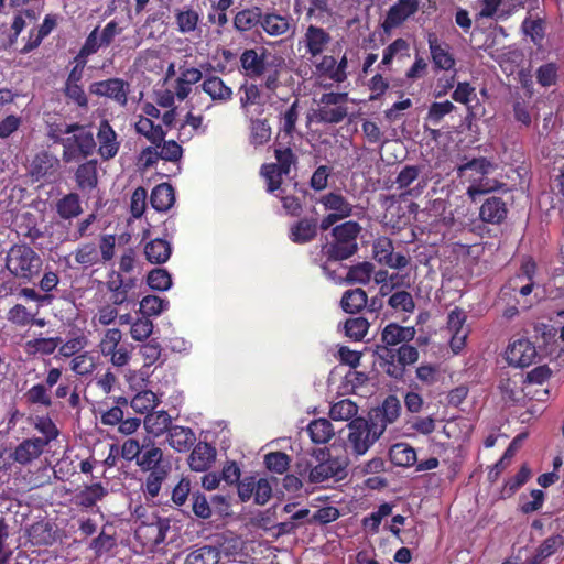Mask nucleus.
I'll use <instances>...</instances> for the list:
<instances>
[{
  "label": "nucleus",
  "mask_w": 564,
  "mask_h": 564,
  "mask_svg": "<svg viewBox=\"0 0 564 564\" xmlns=\"http://www.w3.org/2000/svg\"><path fill=\"white\" fill-rule=\"evenodd\" d=\"M33 426L40 435L25 437L8 451H0V470L17 475L18 470L21 473L22 468H26V471L21 474V479L30 489L51 484L48 462L45 459V463H42L41 457L61 434L48 415L36 416Z\"/></svg>",
  "instance_id": "f257e3e1"
},
{
  "label": "nucleus",
  "mask_w": 564,
  "mask_h": 564,
  "mask_svg": "<svg viewBox=\"0 0 564 564\" xmlns=\"http://www.w3.org/2000/svg\"><path fill=\"white\" fill-rule=\"evenodd\" d=\"M361 231V226L355 220H348L340 225L333 227V240L323 245L322 256L325 262L322 264V270L332 280H343L337 276L335 271L329 269V262H338L347 260L358 251V236Z\"/></svg>",
  "instance_id": "f03ea898"
},
{
  "label": "nucleus",
  "mask_w": 564,
  "mask_h": 564,
  "mask_svg": "<svg viewBox=\"0 0 564 564\" xmlns=\"http://www.w3.org/2000/svg\"><path fill=\"white\" fill-rule=\"evenodd\" d=\"M141 471L148 473L142 490L148 499L159 496L162 484L166 480L171 465L164 459L163 451L150 436L143 437V447L135 463Z\"/></svg>",
  "instance_id": "7ed1b4c3"
},
{
  "label": "nucleus",
  "mask_w": 564,
  "mask_h": 564,
  "mask_svg": "<svg viewBox=\"0 0 564 564\" xmlns=\"http://www.w3.org/2000/svg\"><path fill=\"white\" fill-rule=\"evenodd\" d=\"M43 265L40 254L26 243H14L6 256V269L15 279L31 282L36 278Z\"/></svg>",
  "instance_id": "20e7f679"
},
{
  "label": "nucleus",
  "mask_w": 564,
  "mask_h": 564,
  "mask_svg": "<svg viewBox=\"0 0 564 564\" xmlns=\"http://www.w3.org/2000/svg\"><path fill=\"white\" fill-rule=\"evenodd\" d=\"M64 131L70 133L63 140L62 158L65 163L80 161L95 152L96 141L94 134L85 126L77 122L65 124Z\"/></svg>",
  "instance_id": "39448f33"
},
{
  "label": "nucleus",
  "mask_w": 564,
  "mask_h": 564,
  "mask_svg": "<svg viewBox=\"0 0 564 564\" xmlns=\"http://www.w3.org/2000/svg\"><path fill=\"white\" fill-rule=\"evenodd\" d=\"M384 372L392 379L401 380L406 367L414 365L420 357L419 349L410 345H401L398 348L378 347Z\"/></svg>",
  "instance_id": "423d86ee"
},
{
  "label": "nucleus",
  "mask_w": 564,
  "mask_h": 564,
  "mask_svg": "<svg viewBox=\"0 0 564 564\" xmlns=\"http://www.w3.org/2000/svg\"><path fill=\"white\" fill-rule=\"evenodd\" d=\"M319 463L315 466L306 464L304 471L300 470V475L307 474L310 482L319 484L334 479L339 481L347 476L348 460L346 457H333L329 451H319L317 456Z\"/></svg>",
  "instance_id": "0eeeda50"
},
{
  "label": "nucleus",
  "mask_w": 564,
  "mask_h": 564,
  "mask_svg": "<svg viewBox=\"0 0 564 564\" xmlns=\"http://www.w3.org/2000/svg\"><path fill=\"white\" fill-rule=\"evenodd\" d=\"M347 426V445L356 455L366 454L386 430L384 424H377L364 417L352 419Z\"/></svg>",
  "instance_id": "6e6552de"
},
{
  "label": "nucleus",
  "mask_w": 564,
  "mask_h": 564,
  "mask_svg": "<svg viewBox=\"0 0 564 564\" xmlns=\"http://www.w3.org/2000/svg\"><path fill=\"white\" fill-rule=\"evenodd\" d=\"M115 235H101L98 245L93 241L78 245L74 251V260L83 268L105 264L115 257Z\"/></svg>",
  "instance_id": "1a4fd4ad"
},
{
  "label": "nucleus",
  "mask_w": 564,
  "mask_h": 564,
  "mask_svg": "<svg viewBox=\"0 0 564 564\" xmlns=\"http://www.w3.org/2000/svg\"><path fill=\"white\" fill-rule=\"evenodd\" d=\"M62 375V369L50 368L43 382L36 383L26 390L24 393L25 402L30 405L51 408L53 405L51 389L61 381Z\"/></svg>",
  "instance_id": "9d476101"
},
{
  "label": "nucleus",
  "mask_w": 564,
  "mask_h": 564,
  "mask_svg": "<svg viewBox=\"0 0 564 564\" xmlns=\"http://www.w3.org/2000/svg\"><path fill=\"white\" fill-rule=\"evenodd\" d=\"M89 93L98 97L109 98L120 107H126L128 105L130 84L122 78L112 77L91 83Z\"/></svg>",
  "instance_id": "9b49d317"
},
{
  "label": "nucleus",
  "mask_w": 564,
  "mask_h": 564,
  "mask_svg": "<svg viewBox=\"0 0 564 564\" xmlns=\"http://www.w3.org/2000/svg\"><path fill=\"white\" fill-rule=\"evenodd\" d=\"M138 278L123 275L111 271L106 281V288L110 292V302L113 305H123L133 301L130 293L137 288Z\"/></svg>",
  "instance_id": "f8f14e48"
},
{
  "label": "nucleus",
  "mask_w": 564,
  "mask_h": 564,
  "mask_svg": "<svg viewBox=\"0 0 564 564\" xmlns=\"http://www.w3.org/2000/svg\"><path fill=\"white\" fill-rule=\"evenodd\" d=\"M272 55L276 53H271L265 47L245 50L239 58L241 72L249 78L263 76Z\"/></svg>",
  "instance_id": "ddd939ff"
},
{
  "label": "nucleus",
  "mask_w": 564,
  "mask_h": 564,
  "mask_svg": "<svg viewBox=\"0 0 564 564\" xmlns=\"http://www.w3.org/2000/svg\"><path fill=\"white\" fill-rule=\"evenodd\" d=\"M167 518L154 517L151 522H142L135 529V538L147 547H155L163 543L170 531Z\"/></svg>",
  "instance_id": "4468645a"
},
{
  "label": "nucleus",
  "mask_w": 564,
  "mask_h": 564,
  "mask_svg": "<svg viewBox=\"0 0 564 564\" xmlns=\"http://www.w3.org/2000/svg\"><path fill=\"white\" fill-rule=\"evenodd\" d=\"M393 242L390 238L381 236L373 241L372 252L375 260L391 269H403L410 260L402 253H394Z\"/></svg>",
  "instance_id": "2eb2a0df"
},
{
  "label": "nucleus",
  "mask_w": 564,
  "mask_h": 564,
  "mask_svg": "<svg viewBox=\"0 0 564 564\" xmlns=\"http://www.w3.org/2000/svg\"><path fill=\"white\" fill-rule=\"evenodd\" d=\"M536 356L535 346L527 338L514 340L506 350L508 364L519 368H525L532 365Z\"/></svg>",
  "instance_id": "dca6fc26"
},
{
  "label": "nucleus",
  "mask_w": 564,
  "mask_h": 564,
  "mask_svg": "<svg viewBox=\"0 0 564 564\" xmlns=\"http://www.w3.org/2000/svg\"><path fill=\"white\" fill-rule=\"evenodd\" d=\"M419 0H397L390 7L381 24L384 32L389 33L392 29L400 26L408 18L417 12Z\"/></svg>",
  "instance_id": "f3484780"
},
{
  "label": "nucleus",
  "mask_w": 564,
  "mask_h": 564,
  "mask_svg": "<svg viewBox=\"0 0 564 564\" xmlns=\"http://www.w3.org/2000/svg\"><path fill=\"white\" fill-rule=\"evenodd\" d=\"M97 140L99 144L98 153L102 160L108 161L117 155L120 142L118 141L116 131L107 119H102L99 123Z\"/></svg>",
  "instance_id": "a211bd4d"
},
{
  "label": "nucleus",
  "mask_w": 564,
  "mask_h": 564,
  "mask_svg": "<svg viewBox=\"0 0 564 564\" xmlns=\"http://www.w3.org/2000/svg\"><path fill=\"white\" fill-rule=\"evenodd\" d=\"M415 327L402 326L398 323H389L381 332V347L394 348L405 345L415 338Z\"/></svg>",
  "instance_id": "6ab92c4d"
},
{
  "label": "nucleus",
  "mask_w": 564,
  "mask_h": 564,
  "mask_svg": "<svg viewBox=\"0 0 564 564\" xmlns=\"http://www.w3.org/2000/svg\"><path fill=\"white\" fill-rule=\"evenodd\" d=\"M427 44L432 57V62L436 69L449 70L455 67V58L449 52V45L440 42L435 33L427 34Z\"/></svg>",
  "instance_id": "aec40b11"
},
{
  "label": "nucleus",
  "mask_w": 564,
  "mask_h": 564,
  "mask_svg": "<svg viewBox=\"0 0 564 564\" xmlns=\"http://www.w3.org/2000/svg\"><path fill=\"white\" fill-rule=\"evenodd\" d=\"M330 41L332 36L327 31L313 24L307 26L302 40L310 59L319 56Z\"/></svg>",
  "instance_id": "412c9836"
},
{
  "label": "nucleus",
  "mask_w": 564,
  "mask_h": 564,
  "mask_svg": "<svg viewBox=\"0 0 564 564\" xmlns=\"http://www.w3.org/2000/svg\"><path fill=\"white\" fill-rule=\"evenodd\" d=\"M318 235V219L316 217H303L291 225L289 239L296 245H305L313 241Z\"/></svg>",
  "instance_id": "4be33fe9"
},
{
  "label": "nucleus",
  "mask_w": 564,
  "mask_h": 564,
  "mask_svg": "<svg viewBox=\"0 0 564 564\" xmlns=\"http://www.w3.org/2000/svg\"><path fill=\"white\" fill-rule=\"evenodd\" d=\"M216 459V448L208 443L199 442L193 448L188 465L192 470L206 471Z\"/></svg>",
  "instance_id": "5701e85b"
},
{
  "label": "nucleus",
  "mask_w": 564,
  "mask_h": 564,
  "mask_svg": "<svg viewBox=\"0 0 564 564\" xmlns=\"http://www.w3.org/2000/svg\"><path fill=\"white\" fill-rule=\"evenodd\" d=\"M508 215V208L502 198L491 196L480 206L479 216L484 223L499 225Z\"/></svg>",
  "instance_id": "b1692460"
},
{
  "label": "nucleus",
  "mask_w": 564,
  "mask_h": 564,
  "mask_svg": "<svg viewBox=\"0 0 564 564\" xmlns=\"http://www.w3.org/2000/svg\"><path fill=\"white\" fill-rule=\"evenodd\" d=\"M75 181L79 191L90 193L98 185L97 161L88 160L78 165L75 172Z\"/></svg>",
  "instance_id": "393cba45"
},
{
  "label": "nucleus",
  "mask_w": 564,
  "mask_h": 564,
  "mask_svg": "<svg viewBox=\"0 0 564 564\" xmlns=\"http://www.w3.org/2000/svg\"><path fill=\"white\" fill-rule=\"evenodd\" d=\"M169 445L178 453H185L196 442V435L191 427L173 425L166 436Z\"/></svg>",
  "instance_id": "a878e982"
},
{
  "label": "nucleus",
  "mask_w": 564,
  "mask_h": 564,
  "mask_svg": "<svg viewBox=\"0 0 564 564\" xmlns=\"http://www.w3.org/2000/svg\"><path fill=\"white\" fill-rule=\"evenodd\" d=\"M292 20L290 17L281 15L275 12H265L262 14L261 29L270 36H280L286 34L291 29Z\"/></svg>",
  "instance_id": "bb28decb"
},
{
  "label": "nucleus",
  "mask_w": 564,
  "mask_h": 564,
  "mask_svg": "<svg viewBox=\"0 0 564 564\" xmlns=\"http://www.w3.org/2000/svg\"><path fill=\"white\" fill-rule=\"evenodd\" d=\"M107 494L108 491L101 482H95L85 486L84 489L78 491L74 496V503L78 507L89 509L95 507L98 501L102 500Z\"/></svg>",
  "instance_id": "cd10ccee"
},
{
  "label": "nucleus",
  "mask_w": 564,
  "mask_h": 564,
  "mask_svg": "<svg viewBox=\"0 0 564 564\" xmlns=\"http://www.w3.org/2000/svg\"><path fill=\"white\" fill-rule=\"evenodd\" d=\"M202 89L214 101L226 102L232 98V89L220 77L215 75L206 76L202 84Z\"/></svg>",
  "instance_id": "c85d7f7f"
},
{
  "label": "nucleus",
  "mask_w": 564,
  "mask_h": 564,
  "mask_svg": "<svg viewBox=\"0 0 564 564\" xmlns=\"http://www.w3.org/2000/svg\"><path fill=\"white\" fill-rule=\"evenodd\" d=\"M263 11L260 7L246 8L234 17V28L239 32L251 31L261 24Z\"/></svg>",
  "instance_id": "c756f323"
},
{
  "label": "nucleus",
  "mask_w": 564,
  "mask_h": 564,
  "mask_svg": "<svg viewBox=\"0 0 564 564\" xmlns=\"http://www.w3.org/2000/svg\"><path fill=\"white\" fill-rule=\"evenodd\" d=\"M172 253L171 243L161 238L150 240L144 246V254L150 263L162 264L165 263Z\"/></svg>",
  "instance_id": "7c9ffc66"
},
{
  "label": "nucleus",
  "mask_w": 564,
  "mask_h": 564,
  "mask_svg": "<svg viewBox=\"0 0 564 564\" xmlns=\"http://www.w3.org/2000/svg\"><path fill=\"white\" fill-rule=\"evenodd\" d=\"M151 206L158 212L169 210L175 203V193L172 185L161 183L156 185L150 196Z\"/></svg>",
  "instance_id": "2f4dec72"
},
{
  "label": "nucleus",
  "mask_w": 564,
  "mask_h": 564,
  "mask_svg": "<svg viewBox=\"0 0 564 564\" xmlns=\"http://www.w3.org/2000/svg\"><path fill=\"white\" fill-rule=\"evenodd\" d=\"M319 203L326 210L347 218L352 214V205L339 193L330 192L319 198Z\"/></svg>",
  "instance_id": "473e14b6"
},
{
  "label": "nucleus",
  "mask_w": 564,
  "mask_h": 564,
  "mask_svg": "<svg viewBox=\"0 0 564 564\" xmlns=\"http://www.w3.org/2000/svg\"><path fill=\"white\" fill-rule=\"evenodd\" d=\"M267 65L263 86L267 90L275 93L281 86V74L285 68V59L281 55H272Z\"/></svg>",
  "instance_id": "72a5a7b5"
},
{
  "label": "nucleus",
  "mask_w": 564,
  "mask_h": 564,
  "mask_svg": "<svg viewBox=\"0 0 564 564\" xmlns=\"http://www.w3.org/2000/svg\"><path fill=\"white\" fill-rule=\"evenodd\" d=\"M135 131L147 138L152 144L160 147L164 141L166 132L152 119L141 116L134 124Z\"/></svg>",
  "instance_id": "f704fd0d"
},
{
  "label": "nucleus",
  "mask_w": 564,
  "mask_h": 564,
  "mask_svg": "<svg viewBox=\"0 0 564 564\" xmlns=\"http://www.w3.org/2000/svg\"><path fill=\"white\" fill-rule=\"evenodd\" d=\"M452 99L467 107V120H473L476 117L475 106L470 104L474 99H477V94L476 88L471 86L470 83H458L455 90L452 93Z\"/></svg>",
  "instance_id": "c9c22d12"
},
{
  "label": "nucleus",
  "mask_w": 564,
  "mask_h": 564,
  "mask_svg": "<svg viewBox=\"0 0 564 564\" xmlns=\"http://www.w3.org/2000/svg\"><path fill=\"white\" fill-rule=\"evenodd\" d=\"M56 213L65 220L78 217L83 213L82 203L77 193H68L56 202Z\"/></svg>",
  "instance_id": "e433bc0d"
},
{
  "label": "nucleus",
  "mask_w": 564,
  "mask_h": 564,
  "mask_svg": "<svg viewBox=\"0 0 564 564\" xmlns=\"http://www.w3.org/2000/svg\"><path fill=\"white\" fill-rule=\"evenodd\" d=\"M367 304V293L359 288L345 291L340 300L341 308L348 314L359 313Z\"/></svg>",
  "instance_id": "4c0bfd02"
},
{
  "label": "nucleus",
  "mask_w": 564,
  "mask_h": 564,
  "mask_svg": "<svg viewBox=\"0 0 564 564\" xmlns=\"http://www.w3.org/2000/svg\"><path fill=\"white\" fill-rule=\"evenodd\" d=\"M63 343L61 337H37L26 340L24 349L28 355H52Z\"/></svg>",
  "instance_id": "58836bf2"
},
{
  "label": "nucleus",
  "mask_w": 564,
  "mask_h": 564,
  "mask_svg": "<svg viewBox=\"0 0 564 564\" xmlns=\"http://www.w3.org/2000/svg\"><path fill=\"white\" fill-rule=\"evenodd\" d=\"M172 419L166 411H156L149 413L144 419V427L154 435L160 436L172 427Z\"/></svg>",
  "instance_id": "ea45409f"
},
{
  "label": "nucleus",
  "mask_w": 564,
  "mask_h": 564,
  "mask_svg": "<svg viewBox=\"0 0 564 564\" xmlns=\"http://www.w3.org/2000/svg\"><path fill=\"white\" fill-rule=\"evenodd\" d=\"M389 457L392 464L400 467H410L416 463L415 449L405 443H397L389 449Z\"/></svg>",
  "instance_id": "a19ab883"
},
{
  "label": "nucleus",
  "mask_w": 564,
  "mask_h": 564,
  "mask_svg": "<svg viewBox=\"0 0 564 564\" xmlns=\"http://www.w3.org/2000/svg\"><path fill=\"white\" fill-rule=\"evenodd\" d=\"M299 116V99H295L285 111L280 113V131L276 140L281 138V133H283L284 138L292 139Z\"/></svg>",
  "instance_id": "79ce46f5"
},
{
  "label": "nucleus",
  "mask_w": 564,
  "mask_h": 564,
  "mask_svg": "<svg viewBox=\"0 0 564 564\" xmlns=\"http://www.w3.org/2000/svg\"><path fill=\"white\" fill-rule=\"evenodd\" d=\"M307 432L315 444H325L335 434L333 424L327 419L313 420L307 426Z\"/></svg>",
  "instance_id": "37998d69"
},
{
  "label": "nucleus",
  "mask_w": 564,
  "mask_h": 564,
  "mask_svg": "<svg viewBox=\"0 0 564 564\" xmlns=\"http://www.w3.org/2000/svg\"><path fill=\"white\" fill-rule=\"evenodd\" d=\"M564 546V536L561 534H553L546 538L535 550L532 564H539L543 560L555 554Z\"/></svg>",
  "instance_id": "c03bdc74"
},
{
  "label": "nucleus",
  "mask_w": 564,
  "mask_h": 564,
  "mask_svg": "<svg viewBox=\"0 0 564 564\" xmlns=\"http://www.w3.org/2000/svg\"><path fill=\"white\" fill-rule=\"evenodd\" d=\"M271 126L268 119L250 120V143L260 147L268 143L271 139Z\"/></svg>",
  "instance_id": "a18cd8bd"
},
{
  "label": "nucleus",
  "mask_w": 564,
  "mask_h": 564,
  "mask_svg": "<svg viewBox=\"0 0 564 564\" xmlns=\"http://www.w3.org/2000/svg\"><path fill=\"white\" fill-rule=\"evenodd\" d=\"M219 551L215 546L205 545L187 554L184 564H218Z\"/></svg>",
  "instance_id": "49530a36"
},
{
  "label": "nucleus",
  "mask_w": 564,
  "mask_h": 564,
  "mask_svg": "<svg viewBox=\"0 0 564 564\" xmlns=\"http://www.w3.org/2000/svg\"><path fill=\"white\" fill-rule=\"evenodd\" d=\"M199 22V14L192 8H184L177 10L175 13V23L177 31L187 34L192 33L197 29Z\"/></svg>",
  "instance_id": "de8ad7c7"
},
{
  "label": "nucleus",
  "mask_w": 564,
  "mask_h": 564,
  "mask_svg": "<svg viewBox=\"0 0 564 564\" xmlns=\"http://www.w3.org/2000/svg\"><path fill=\"white\" fill-rule=\"evenodd\" d=\"M392 513V505L384 502L378 509L361 520L362 528L366 532L376 534L383 518Z\"/></svg>",
  "instance_id": "09e8293b"
},
{
  "label": "nucleus",
  "mask_w": 564,
  "mask_h": 564,
  "mask_svg": "<svg viewBox=\"0 0 564 564\" xmlns=\"http://www.w3.org/2000/svg\"><path fill=\"white\" fill-rule=\"evenodd\" d=\"M159 399L151 390H143L137 393L130 401L134 412L147 415L158 405Z\"/></svg>",
  "instance_id": "8fccbe9b"
},
{
  "label": "nucleus",
  "mask_w": 564,
  "mask_h": 564,
  "mask_svg": "<svg viewBox=\"0 0 564 564\" xmlns=\"http://www.w3.org/2000/svg\"><path fill=\"white\" fill-rule=\"evenodd\" d=\"M276 147L274 149V156L276 159L275 169L289 175L291 172V166L294 165L297 161L296 155L293 153L290 148V142L285 147L276 140Z\"/></svg>",
  "instance_id": "3c124183"
},
{
  "label": "nucleus",
  "mask_w": 564,
  "mask_h": 564,
  "mask_svg": "<svg viewBox=\"0 0 564 564\" xmlns=\"http://www.w3.org/2000/svg\"><path fill=\"white\" fill-rule=\"evenodd\" d=\"M530 477L531 469L528 467V465H522L513 477H510L505 481L502 496H513L530 479Z\"/></svg>",
  "instance_id": "603ef678"
},
{
  "label": "nucleus",
  "mask_w": 564,
  "mask_h": 564,
  "mask_svg": "<svg viewBox=\"0 0 564 564\" xmlns=\"http://www.w3.org/2000/svg\"><path fill=\"white\" fill-rule=\"evenodd\" d=\"M369 326L365 317L348 318L344 324L345 335L355 341H360L365 338Z\"/></svg>",
  "instance_id": "864d4df0"
},
{
  "label": "nucleus",
  "mask_w": 564,
  "mask_h": 564,
  "mask_svg": "<svg viewBox=\"0 0 564 564\" xmlns=\"http://www.w3.org/2000/svg\"><path fill=\"white\" fill-rule=\"evenodd\" d=\"M358 412V406L349 399H343L334 403L330 408L329 415L335 421H348Z\"/></svg>",
  "instance_id": "5fc2aeb1"
},
{
  "label": "nucleus",
  "mask_w": 564,
  "mask_h": 564,
  "mask_svg": "<svg viewBox=\"0 0 564 564\" xmlns=\"http://www.w3.org/2000/svg\"><path fill=\"white\" fill-rule=\"evenodd\" d=\"M380 412H381V423L380 424H384L387 426L388 424L395 422L401 413V403H400L399 399L393 394H389L384 399V401L380 408Z\"/></svg>",
  "instance_id": "6e6d98bb"
},
{
  "label": "nucleus",
  "mask_w": 564,
  "mask_h": 564,
  "mask_svg": "<svg viewBox=\"0 0 564 564\" xmlns=\"http://www.w3.org/2000/svg\"><path fill=\"white\" fill-rule=\"evenodd\" d=\"M169 301L156 295H147L140 302V312L144 317L155 316L167 310Z\"/></svg>",
  "instance_id": "4d7b16f0"
},
{
  "label": "nucleus",
  "mask_w": 564,
  "mask_h": 564,
  "mask_svg": "<svg viewBox=\"0 0 564 564\" xmlns=\"http://www.w3.org/2000/svg\"><path fill=\"white\" fill-rule=\"evenodd\" d=\"M373 265L370 262H362L348 269L345 281L352 283L367 284L370 281Z\"/></svg>",
  "instance_id": "13d9d810"
},
{
  "label": "nucleus",
  "mask_w": 564,
  "mask_h": 564,
  "mask_svg": "<svg viewBox=\"0 0 564 564\" xmlns=\"http://www.w3.org/2000/svg\"><path fill=\"white\" fill-rule=\"evenodd\" d=\"M33 313L23 304H14L7 313V319L17 327L31 326Z\"/></svg>",
  "instance_id": "bf43d9fd"
},
{
  "label": "nucleus",
  "mask_w": 564,
  "mask_h": 564,
  "mask_svg": "<svg viewBox=\"0 0 564 564\" xmlns=\"http://www.w3.org/2000/svg\"><path fill=\"white\" fill-rule=\"evenodd\" d=\"M260 173L267 182L268 193H274L275 191L280 189L283 182V176H286L285 173H282L275 169L274 163L262 164Z\"/></svg>",
  "instance_id": "052dcab7"
},
{
  "label": "nucleus",
  "mask_w": 564,
  "mask_h": 564,
  "mask_svg": "<svg viewBox=\"0 0 564 564\" xmlns=\"http://www.w3.org/2000/svg\"><path fill=\"white\" fill-rule=\"evenodd\" d=\"M149 288L156 291H166L172 286V276L166 269H152L147 276Z\"/></svg>",
  "instance_id": "680f3d73"
},
{
  "label": "nucleus",
  "mask_w": 564,
  "mask_h": 564,
  "mask_svg": "<svg viewBox=\"0 0 564 564\" xmlns=\"http://www.w3.org/2000/svg\"><path fill=\"white\" fill-rule=\"evenodd\" d=\"M291 458L288 454L276 451L271 452L264 456L265 467L273 473L284 474L290 466Z\"/></svg>",
  "instance_id": "e2e57ef3"
},
{
  "label": "nucleus",
  "mask_w": 564,
  "mask_h": 564,
  "mask_svg": "<svg viewBox=\"0 0 564 564\" xmlns=\"http://www.w3.org/2000/svg\"><path fill=\"white\" fill-rule=\"evenodd\" d=\"M455 109V105L449 100L432 102L429 107L425 120L431 122L433 126H437L446 115L453 112Z\"/></svg>",
  "instance_id": "0e129e2a"
},
{
  "label": "nucleus",
  "mask_w": 564,
  "mask_h": 564,
  "mask_svg": "<svg viewBox=\"0 0 564 564\" xmlns=\"http://www.w3.org/2000/svg\"><path fill=\"white\" fill-rule=\"evenodd\" d=\"M347 107L337 106H319L316 112L318 121L324 123H339L347 117Z\"/></svg>",
  "instance_id": "69168bd1"
},
{
  "label": "nucleus",
  "mask_w": 564,
  "mask_h": 564,
  "mask_svg": "<svg viewBox=\"0 0 564 564\" xmlns=\"http://www.w3.org/2000/svg\"><path fill=\"white\" fill-rule=\"evenodd\" d=\"M388 304L394 310L404 313H412L415 308L413 296L408 291H397L389 300Z\"/></svg>",
  "instance_id": "338daca9"
},
{
  "label": "nucleus",
  "mask_w": 564,
  "mask_h": 564,
  "mask_svg": "<svg viewBox=\"0 0 564 564\" xmlns=\"http://www.w3.org/2000/svg\"><path fill=\"white\" fill-rule=\"evenodd\" d=\"M558 67L556 63L550 62L541 65L535 73L536 82L542 87H550L557 82Z\"/></svg>",
  "instance_id": "774afa93"
}]
</instances>
